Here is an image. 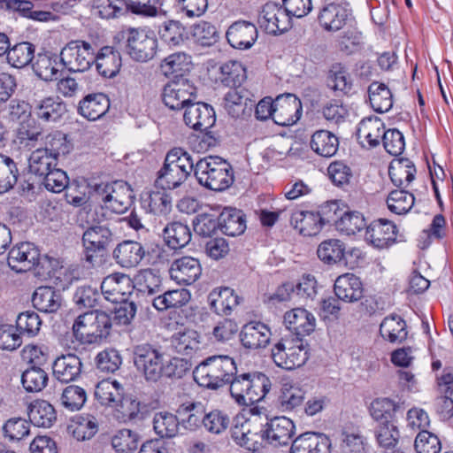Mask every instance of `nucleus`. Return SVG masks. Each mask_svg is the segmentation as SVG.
<instances>
[{
    "label": "nucleus",
    "instance_id": "nucleus-1",
    "mask_svg": "<svg viewBox=\"0 0 453 453\" xmlns=\"http://www.w3.org/2000/svg\"><path fill=\"white\" fill-rule=\"evenodd\" d=\"M236 364L229 356H211L201 362L193 371L194 380L198 385L218 389L231 381L236 373Z\"/></svg>",
    "mask_w": 453,
    "mask_h": 453
},
{
    "label": "nucleus",
    "instance_id": "nucleus-2",
    "mask_svg": "<svg viewBox=\"0 0 453 453\" xmlns=\"http://www.w3.org/2000/svg\"><path fill=\"white\" fill-rule=\"evenodd\" d=\"M111 328V313L92 310L76 318L73 333L75 339L82 344H98L110 335Z\"/></svg>",
    "mask_w": 453,
    "mask_h": 453
},
{
    "label": "nucleus",
    "instance_id": "nucleus-3",
    "mask_svg": "<svg viewBox=\"0 0 453 453\" xmlns=\"http://www.w3.org/2000/svg\"><path fill=\"white\" fill-rule=\"evenodd\" d=\"M230 394L239 405H252L265 398L271 388V380L259 372L235 373L232 377Z\"/></svg>",
    "mask_w": 453,
    "mask_h": 453
},
{
    "label": "nucleus",
    "instance_id": "nucleus-4",
    "mask_svg": "<svg viewBox=\"0 0 453 453\" xmlns=\"http://www.w3.org/2000/svg\"><path fill=\"white\" fill-rule=\"evenodd\" d=\"M8 265L17 273L35 271V275L45 280L50 275L51 263L47 256H41L39 250L31 242H20L11 249Z\"/></svg>",
    "mask_w": 453,
    "mask_h": 453
},
{
    "label": "nucleus",
    "instance_id": "nucleus-5",
    "mask_svg": "<svg viewBox=\"0 0 453 453\" xmlns=\"http://www.w3.org/2000/svg\"><path fill=\"white\" fill-rule=\"evenodd\" d=\"M195 176L202 186L214 191L225 190L234 182L231 165L226 160L216 156L197 160Z\"/></svg>",
    "mask_w": 453,
    "mask_h": 453
},
{
    "label": "nucleus",
    "instance_id": "nucleus-6",
    "mask_svg": "<svg viewBox=\"0 0 453 453\" xmlns=\"http://www.w3.org/2000/svg\"><path fill=\"white\" fill-rule=\"evenodd\" d=\"M132 358L136 370L147 381L157 382L162 378L164 354L150 343H140L132 348Z\"/></svg>",
    "mask_w": 453,
    "mask_h": 453
},
{
    "label": "nucleus",
    "instance_id": "nucleus-7",
    "mask_svg": "<svg viewBox=\"0 0 453 453\" xmlns=\"http://www.w3.org/2000/svg\"><path fill=\"white\" fill-rule=\"evenodd\" d=\"M272 357L277 366L292 370L305 364L308 350L302 338L285 336L273 348Z\"/></svg>",
    "mask_w": 453,
    "mask_h": 453
},
{
    "label": "nucleus",
    "instance_id": "nucleus-8",
    "mask_svg": "<svg viewBox=\"0 0 453 453\" xmlns=\"http://www.w3.org/2000/svg\"><path fill=\"white\" fill-rule=\"evenodd\" d=\"M60 61L70 72H85L95 62V48L82 40L71 41L61 50Z\"/></svg>",
    "mask_w": 453,
    "mask_h": 453
},
{
    "label": "nucleus",
    "instance_id": "nucleus-9",
    "mask_svg": "<svg viewBox=\"0 0 453 453\" xmlns=\"http://www.w3.org/2000/svg\"><path fill=\"white\" fill-rule=\"evenodd\" d=\"M157 41L155 35L143 29L129 28L127 32L126 51L138 62H147L157 52Z\"/></svg>",
    "mask_w": 453,
    "mask_h": 453
},
{
    "label": "nucleus",
    "instance_id": "nucleus-10",
    "mask_svg": "<svg viewBox=\"0 0 453 453\" xmlns=\"http://www.w3.org/2000/svg\"><path fill=\"white\" fill-rule=\"evenodd\" d=\"M113 242V233L106 225H94L88 227L82 234V243L85 248V260L92 266L98 264L96 253L107 250Z\"/></svg>",
    "mask_w": 453,
    "mask_h": 453
},
{
    "label": "nucleus",
    "instance_id": "nucleus-11",
    "mask_svg": "<svg viewBox=\"0 0 453 453\" xmlns=\"http://www.w3.org/2000/svg\"><path fill=\"white\" fill-rule=\"evenodd\" d=\"M164 104L171 110L185 109L196 99V88L186 78L174 79L165 85L162 93Z\"/></svg>",
    "mask_w": 453,
    "mask_h": 453
},
{
    "label": "nucleus",
    "instance_id": "nucleus-12",
    "mask_svg": "<svg viewBox=\"0 0 453 453\" xmlns=\"http://www.w3.org/2000/svg\"><path fill=\"white\" fill-rule=\"evenodd\" d=\"M259 27L269 35H280L292 27L291 19L282 5L268 2L263 5L257 18Z\"/></svg>",
    "mask_w": 453,
    "mask_h": 453
},
{
    "label": "nucleus",
    "instance_id": "nucleus-13",
    "mask_svg": "<svg viewBox=\"0 0 453 453\" xmlns=\"http://www.w3.org/2000/svg\"><path fill=\"white\" fill-rule=\"evenodd\" d=\"M296 432L293 421L284 416L275 417L262 425V441L265 447L274 448L287 446Z\"/></svg>",
    "mask_w": 453,
    "mask_h": 453
},
{
    "label": "nucleus",
    "instance_id": "nucleus-14",
    "mask_svg": "<svg viewBox=\"0 0 453 453\" xmlns=\"http://www.w3.org/2000/svg\"><path fill=\"white\" fill-rule=\"evenodd\" d=\"M320 26L328 32H337L353 20L352 12L345 0L326 4L319 14Z\"/></svg>",
    "mask_w": 453,
    "mask_h": 453
},
{
    "label": "nucleus",
    "instance_id": "nucleus-15",
    "mask_svg": "<svg viewBox=\"0 0 453 453\" xmlns=\"http://www.w3.org/2000/svg\"><path fill=\"white\" fill-rule=\"evenodd\" d=\"M134 290L139 306L143 307L146 299L164 291L159 271L151 268L139 271L134 278Z\"/></svg>",
    "mask_w": 453,
    "mask_h": 453
},
{
    "label": "nucleus",
    "instance_id": "nucleus-16",
    "mask_svg": "<svg viewBox=\"0 0 453 453\" xmlns=\"http://www.w3.org/2000/svg\"><path fill=\"white\" fill-rule=\"evenodd\" d=\"M104 298L111 303L123 302L134 290V280L125 273H114L106 276L101 283Z\"/></svg>",
    "mask_w": 453,
    "mask_h": 453
},
{
    "label": "nucleus",
    "instance_id": "nucleus-17",
    "mask_svg": "<svg viewBox=\"0 0 453 453\" xmlns=\"http://www.w3.org/2000/svg\"><path fill=\"white\" fill-rule=\"evenodd\" d=\"M302 115V104L292 94L279 96L274 100L273 121L279 126H291Z\"/></svg>",
    "mask_w": 453,
    "mask_h": 453
},
{
    "label": "nucleus",
    "instance_id": "nucleus-18",
    "mask_svg": "<svg viewBox=\"0 0 453 453\" xmlns=\"http://www.w3.org/2000/svg\"><path fill=\"white\" fill-rule=\"evenodd\" d=\"M396 226L388 219H380L366 226L365 240L377 249H385L395 242Z\"/></svg>",
    "mask_w": 453,
    "mask_h": 453
},
{
    "label": "nucleus",
    "instance_id": "nucleus-19",
    "mask_svg": "<svg viewBox=\"0 0 453 453\" xmlns=\"http://www.w3.org/2000/svg\"><path fill=\"white\" fill-rule=\"evenodd\" d=\"M183 119L191 128L205 131L215 123V112L207 104L193 101L185 108Z\"/></svg>",
    "mask_w": 453,
    "mask_h": 453
},
{
    "label": "nucleus",
    "instance_id": "nucleus-20",
    "mask_svg": "<svg viewBox=\"0 0 453 453\" xmlns=\"http://www.w3.org/2000/svg\"><path fill=\"white\" fill-rule=\"evenodd\" d=\"M172 280L179 284L191 285L202 274V266L198 259L193 257H182L175 259L169 270Z\"/></svg>",
    "mask_w": 453,
    "mask_h": 453
},
{
    "label": "nucleus",
    "instance_id": "nucleus-21",
    "mask_svg": "<svg viewBox=\"0 0 453 453\" xmlns=\"http://www.w3.org/2000/svg\"><path fill=\"white\" fill-rule=\"evenodd\" d=\"M258 35L257 27L246 20L234 22L227 29L226 36L228 43L234 49H250Z\"/></svg>",
    "mask_w": 453,
    "mask_h": 453
},
{
    "label": "nucleus",
    "instance_id": "nucleus-22",
    "mask_svg": "<svg viewBox=\"0 0 453 453\" xmlns=\"http://www.w3.org/2000/svg\"><path fill=\"white\" fill-rule=\"evenodd\" d=\"M262 426L250 420H246L241 425H235L231 430L234 441L240 447L256 451L260 447H265L262 441Z\"/></svg>",
    "mask_w": 453,
    "mask_h": 453
},
{
    "label": "nucleus",
    "instance_id": "nucleus-23",
    "mask_svg": "<svg viewBox=\"0 0 453 453\" xmlns=\"http://www.w3.org/2000/svg\"><path fill=\"white\" fill-rule=\"evenodd\" d=\"M31 108L38 119L46 122H56L60 119L67 111L65 104L59 98L48 96L39 98L34 94Z\"/></svg>",
    "mask_w": 453,
    "mask_h": 453
},
{
    "label": "nucleus",
    "instance_id": "nucleus-24",
    "mask_svg": "<svg viewBox=\"0 0 453 453\" xmlns=\"http://www.w3.org/2000/svg\"><path fill=\"white\" fill-rule=\"evenodd\" d=\"M81 358L73 353L58 357L52 365L53 377L62 383L75 381L81 373Z\"/></svg>",
    "mask_w": 453,
    "mask_h": 453
},
{
    "label": "nucleus",
    "instance_id": "nucleus-25",
    "mask_svg": "<svg viewBox=\"0 0 453 453\" xmlns=\"http://www.w3.org/2000/svg\"><path fill=\"white\" fill-rule=\"evenodd\" d=\"M329 438L320 433L306 432L293 440L289 453H329Z\"/></svg>",
    "mask_w": 453,
    "mask_h": 453
},
{
    "label": "nucleus",
    "instance_id": "nucleus-26",
    "mask_svg": "<svg viewBox=\"0 0 453 453\" xmlns=\"http://www.w3.org/2000/svg\"><path fill=\"white\" fill-rule=\"evenodd\" d=\"M147 413V404L133 395H126L114 410L115 418L121 423L142 421L145 418Z\"/></svg>",
    "mask_w": 453,
    "mask_h": 453
},
{
    "label": "nucleus",
    "instance_id": "nucleus-27",
    "mask_svg": "<svg viewBox=\"0 0 453 453\" xmlns=\"http://www.w3.org/2000/svg\"><path fill=\"white\" fill-rule=\"evenodd\" d=\"M145 253V249L141 242L126 240L116 246L113 250L112 257L121 267L133 268L141 263Z\"/></svg>",
    "mask_w": 453,
    "mask_h": 453
},
{
    "label": "nucleus",
    "instance_id": "nucleus-28",
    "mask_svg": "<svg viewBox=\"0 0 453 453\" xmlns=\"http://www.w3.org/2000/svg\"><path fill=\"white\" fill-rule=\"evenodd\" d=\"M284 323L287 328L302 338L311 334L315 329L314 316L303 308H296L287 311L284 315Z\"/></svg>",
    "mask_w": 453,
    "mask_h": 453
},
{
    "label": "nucleus",
    "instance_id": "nucleus-29",
    "mask_svg": "<svg viewBox=\"0 0 453 453\" xmlns=\"http://www.w3.org/2000/svg\"><path fill=\"white\" fill-rule=\"evenodd\" d=\"M270 328L262 322H250L240 333L242 345L249 349L265 348L270 342Z\"/></svg>",
    "mask_w": 453,
    "mask_h": 453
},
{
    "label": "nucleus",
    "instance_id": "nucleus-30",
    "mask_svg": "<svg viewBox=\"0 0 453 453\" xmlns=\"http://www.w3.org/2000/svg\"><path fill=\"white\" fill-rule=\"evenodd\" d=\"M44 139L43 128L35 119L22 121L15 135V143L21 150H30L42 143Z\"/></svg>",
    "mask_w": 453,
    "mask_h": 453
},
{
    "label": "nucleus",
    "instance_id": "nucleus-31",
    "mask_svg": "<svg viewBox=\"0 0 453 453\" xmlns=\"http://www.w3.org/2000/svg\"><path fill=\"white\" fill-rule=\"evenodd\" d=\"M334 290L338 299L348 303L359 301L364 292L360 279L352 273L339 276L334 282Z\"/></svg>",
    "mask_w": 453,
    "mask_h": 453
},
{
    "label": "nucleus",
    "instance_id": "nucleus-32",
    "mask_svg": "<svg viewBox=\"0 0 453 453\" xmlns=\"http://www.w3.org/2000/svg\"><path fill=\"white\" fill-rule=\"evenodd\" d=\"M250 93L242 87L232 88L224 97L225 109L233 118L243 116L247 111H250L253 103L250 98Z\"/></svg>",
    "mask_w": 453,
    "mask_h": 453
},
{
    "label": "nucleus",
    "instance_id": "nucleus-33",
    "mask_svg": "<svg viewBox=\"0 0 453 453\" xmlns=\"http://www.w3.org/2000/svg\"><path fill=\"white\" fill-rule=\"evenodd\" d=\"M208 302L217 314L229 315L239 304V296L230 288H217L208 295Z\"/></svg>",
    "mask_w": 453,
    "mask_h": 453
},
{
    "label": "nucleus",
    "instance_id": "nucleus-34",
    "mask_svg": "<svg viewBox=\"0 0 453 453\" xmlns=\"http://www.w3.org/2000/svg\"><path fill=\"white\" fill-rule=\"evenodd\" d=\"M32 303L35 308L45 313H54L62 305V296L52 287L42 286L35 289Z\"/></svg>",
    "mask_w": 453,
    "mask_h": 453
},
{
    "label": "nucleus",
    "instance_id": "nucleus-35",
    "mask_svg": "<svg viewBox=\"0 0 453 453\" xmlns=\"http://www.w3.org/2000/svg\"><path fill=\"white\" fill-rule=\"evenodd\" d=\"M110 108V100L103 93L88 95L79 104L78 111L89 120L103 117Z\"/></svg>",
    "mask_w": 453,
    "mask_h": 453
},
{
    "label": "nucleus",
    "instance_id": "nucleus-36",
    "mask_svg": "<svg viewBox=\"0 0 453 453\" xmlns=\"http://www.w3.org/2000/svg\"><path fill=\"white\" fill-rule=\"evenodd\" d=\"M384 128V123L378 117L371 116L363 119L358 124L357 130V139L363 144L367 142L369 147H376L380 144V139H382L383 133L385 132Z\"/></svg>",
    "mask_w": 453,
    "mask_h": 453
},
{
    "label": "nucleus",
    "instance_id": "nucleus-37",
    "mask_svg": "<svg viewBox=\"0 0 453 453\" xmlns=\"http://www.w3.org/2000/svg\"><path fill=\"white\" fill-rule=\"evenodd\" d=\"M290 224L304 236L317 235L322 228L319 215L309 211H294L290 216Z\"/></svg>",
    "mask_w": 453,
    "mask_h": 453
},
{
    "label": "nucleus",
    "instance_id": "nucleus-38",
    "mask_svg": "<svg viewBox=\"0 0 453 453\" xmlns=\"http://www.w3.org/2000/svg\"><path fill=\"white\" fill-rule=\"evenodd\" d=\"M98 73L107 78L114 77L120 69V54L113 48L105 46L97 53L95 52V62Z\"/></svg>",
    "mask_w": 453,
    "mask_h": 453
},
{
    "label": "nucleus",
    "instance_id": "nucleus-39",
    "mask_svg": "<svg viewBox=\"0 0 453 453\" xmlns=\"http://www.w3.org/2000/svg\"><path fill=\"white\" fill-rule=\"evenodd\" d=\"M219 228L226 235L236 236L246 229V220L242 211L225 208L218 217Z\"/></svg>",
    "mask_w": 453,
    "mask_h": 453
},
{
    "label": "nucleus",
    "instance_id": "nucleus-40",
    "mask_svg": "<svg viewBox=\"0 0 453 453\" xmlns=\"http://www.w3.org/2000/svg\"><path fill=\"white\" fill-rule=\"evenodd\" d=\"M177 413L180 416V426L194 432L203 426L205 408L201 403H188L179 406Z\"/></svg>",
    "mask_w": 453,
    "mask_h": 453
},
{
    "label": "nucleus",
    "instance_id": "nucleus-41",
    "mask_svg": "<svg viewBox=\"0 0 453 453\" xmlns=\"http://www.w3.org/2000/svg\"><path fill=\"white\" fill-rule=\"evenodd\" d=\"M132 193L133 190L127 182L123 180L112 182L105 208L116 213L124 212L131 203Z\"/></svg>",
    "mask_w": 453,
    "mask_h": 453
},
{
    "label": "nucleus",
    "instance_id": "nucleus-42",
    "mask_svg": "<svg viewBox=\"0 0 453 453\" xmlns=\"http://www.w3.org/2000/svg\"><path fill=\"white\" fill-rule=\"evenodd\" d=\"M30 424L38 427H50L57 420V413L54 407L44 400H37L32 403L28 408Z\"/></svg>",
    "mask_w": 453,
    "mask_h": 453
},
{
    "label": "nucleus",
    "instance_id": "nucleus-43",
    "mask_svg": "<svg viewBox=\"0 0 453 453\" xmlns=\"http://www.w3.org/2000/svg\"><path fill=\"white\" fill-rule=\"evenodd\" d=\"M126 395L123 387L117 380H103L96 385L95 396L101 404L117 408Z\"/></svg>",
    "mask_w": 453,
    "mask_h": 453
},
{
    "label": "nucleus",
    "instance_id": "nucleus-44",
    "mask_svg": "<svg viewBox=\"0 0 453 453\" xmlns=\"http://www.w3.org/2000/svg\"><path fill=\"white\" fill-rule=\"evenodd\" d=\"M380 334L390 342L401 343L408 335L406 323L399 315L388 316L380 323Z\"/></svg>",
    "mask_w": 453,
    "mask_h": 453
},
{
    "label": "nucleus",
    "instance_id": "nucleus-45",
    "mask_svg": "<svg viewBox=\"0 0 453 453\" xmlns=\"http://www.w3.org/2000/svg\"><path fill=\"white\" fill-rule=\"evenodd\" d=\"M180 421L169 411H158L153 417V430L162 439L174 438L179 434Z\"/></svg>",
    "mask_w": 453,
    "mask_h": 453
},
{
    "label": "nucleus",
    "instance_id": "nucleus-46",
    "mask_svg": "<svg viewBox=\"0 0 453 453\" xmlns=\"http://www.w3.org/2000/svg\"><path fill=\"white\" fill-rule=\"evenodd\" d=\"M191 57L184 52H176L166 57L160 64L161 73L174 79L184 78V73L191 68Z\"/></svg>",
    "mask_w": 453,
    "mask_h": 453
},
{
    "label": "nucleus",
    "instance_id": "nucleus-47",
    "mask_svg": "<svg viewBox=\"0 0 453 453\" xmlns=\"http://www.w3.org/2000/svg\"><path fill=\"white\" fill-rule=\"evenodd\" d=\"M311 150L324 157H331L338 150L339 141L337 136L327 130H318L311 138Z\"/></svg>",
    "mask_w": 453,
    "mask_h": 453
},
{
    "label": "nucleus",
    "instance_id": "nucleus-48",
    "mask_svg": "<svg viewBox=\"0 0 453 453\" xmlns=\"http://www.w3.org/2000/svg\"><path fill=\"white\" fill-rule=\"evenodd\" d=\"M189 175L165 159L162 168L157 173L155 184L163 190L173 189L180 186Z\"/></svg>",
    "mask_w": 453,
    "mask_h": 453
},
{
    "label": "nucleus",
    "instance_id": "nucleus-49",
    "mask_svg": "<svg viewBox=\"0 0 453 453\" xmlns=\"http://www.w3.org/2000/svg\"><path fill=\"white\" fill-rule=\"evenodd\" d=\"M388 174L395 186H408L415 179L416 168L409 158L401 157L390 163Z\"/></svg>",
    "mask_w": 453,
    "mask_h": 453
},
{
    "label": "nucleus",
    "instance_id": "nucleus-50",
    "mask_svg": "<svg viewBox=\"0 0 453 453\" xmlns=\"http://www.w3.org/2000/svg\"><path fill=\"white\" fill-rule=\"evenodd\" d=\"M163 236L168 247L177 250L189 243L191 232L187 225L180 222H172L165 226Z\"/></svg>",
    "mask_w": 453,
    "mask_h": 453
},
{
    "label": "nucleus",
    "instance_id": "nucleus-51",
    "mask_svg": "<svg viewBox=\"0 0 453 453\" xmlns=\"http://www.w3.org/2000/svg\"><path fill=\"white\" fill-rule=\"evenodd\" d=\"M368 94L370 104L375 111L383 113L392 108V94L384 83L372 82L368 88Z\"/></svg>",
    "mask_w": 453,
    "mask_h": 453
},
{
    "label": "nucleus",
    "instance_id": "nucleus-52",
    "mask_svg": "<svg viewBox=\"0 0 453 453\" xmlns=\"http://www.w3.org/2000/svg\"><path fill=\"white\" fill-rule=\"evenodd\" d=\"M29 172L42 178L52 168L57 166L58 160L42 147L35 150L28 159Z\"/></svg>",
    "mask_w": 453,
    "mask_h": 453
},
{
    "label": "nucleus",
    "instance_id": "nucleus-53",
    "mask_svg": "<svg viewBox=\"0 0 453 453\" xmlns=\"http://www.w3.org/2000/svg\"><path fill=\"white\" fill-rule=\"evenodd\" d=\"M219 80L226 87H240L246 80V70L241 62L230 60L219 67Z\"/></svg>",
    "mask_w": 453,
    "mask_h": 453
},
{
    "label": "nucleus",
    "instance_id": "nucleus-54",
    "mask_svg": "<svg viewBox=\"0 0 453 453\" xmlns=\"http://www.w3.org/2000/svg\"><path fill=\"white\" fill-rule=\"evenodd\" d=\"M42 144H43L42 148L47 152H50L51 156L54 157L56 160H58L60 156L68 154L73 149L71 142L67 140L66 134L61 131H53L44 135Z\"/></svg>",
    "mask_w": 453,
    "mask_h": 453
},
{
    "label": "nucleus",
    "instance_id": "nucleus-55",
    "mask_svg": "<svg viewBox=\"0 0 453 453\" xmlns=\"http://www.w3.org/2000/svg\"><path fill=\"white\" fill-rule=\"evenodd\" d=\"M35 73L42 80L50 81L58 79L57 59L50 53H39L32 64Z\"/></svg>",
    "mask_w": 453,
    "mask_h": 453
},
{
    "label": "nucleus",
    "instance_id": "nucleus-56",
    "mask_svg": "<svg viewBox=\"0 0 453 453\" xmlns=\"http://www.w3.org/2000/svg\"><path fill=\"white\" fill-rule=\"evenodd\" d=\"M326 81L331 89L343 94L349 92L352 87V81L347 68L340 63L332 65Z\"/></svg>",
    "mask_w": 453,
    "mask_h": 453
},
{
    "label": "nucleus",
    "instance_id": "nucleus-57",
    "mask_svg": "<svg viewBox=\"0 0 453 453\" xmlns=\"http://www.w3.org/2000/svg\"><path fill=\"white\" fill-rule=\"evenodd\" d=\"M4 437L10 442H19L30 434V422L22 418H11L3 426Z\"/></svg>",
    "mask_w": 453,
    "mask_h": 453
},
{
    "label": "nucleus",
    "instance_id": "nucleus-58",
    "mask_svg": "<svg viewBox=\"0 0 453 453\" xmlns=\"http://www.w3.org/2000/svg\"><path fill=\"white\" fill-rule=\"evenodd\" d=\"M399 405L389 398H377L370 406V414L377 423L395 421V414Z\"/></svg>",
    "mask_w": 453,
    "mask_h": 453
},
{
    "label": "nucleus",
    "instance_id": "nucleus-59",
    "mask_svg": "<svg viewBox=\"0 0 453 453\" xmlns=\"http://www.w3.org/2000/svg\"><path fill=\"white\" fill-rule=\"evenodd\" d=\"M344 244L337 239L322 242L317 250L319 258L327 265L339 263L344 256Z\"/></svg>",
    "mask_w": 453,
    "mask_h": 453
},
{
    "label": "nucleus",
    "instance_id": "nucleus-60",
    "mask_svg": "<svg viewBox=\"0 0 453 453\" xmlns=\"http://www.w3.org/2000/svg\"><path fill=\"white\" fill-rule=\"evenodd\" d=\"M19 170L14 160L0 153V194L9 191L16 184Z\"/></svg>",
    "mask_w": 453,
    "mask_h": 453
},
{
    "label": "nucleus",
    "instance_id": "nucleus-61",
    "mask_svg": "<svg viewBox=\"0 0 453 453\" xmlns=\"http://www.w3.org/2000/svg\"><path fill=\"white\" fill-rule=\"evenodd\" d=\"M374 434L379 446L385 450L394 449L399 441V431L395 421L378 423Z\"/></svg>",
    "mask_w": 453,
    "mask_h": 453
},
{
    "label": "nucleus",
    "instance_id": "nucleus-62",
    "mask_svg": "<svg viewBox=\"0 0 453 453\" xmlns=\"http://www.w3.org/2000/svg\"><path fill=\"white\" fill-rule=\"evenodd\" d=\"M35 55V46L28 42H23L10 47L7 52L8 63L16 68H22L27 65Z\"/></svg>",
    "mask_w": 453,
    "mask_h": 453
},
{
    "label": "nucleus",
    "instance_id": "nucleus-63",
    "mask_svg": "<svg viewBox=\"0 0 453 453\" xmlns=\"http://www.w3.org/2000/svg\"><path fill=\"white\" fill-rule=\"evenodd\" d=\"M49 380L48 373L38 366H31L23 372L21 383L27 392H41Z\"/></svg>",
    "mask_w": 453,
    "mask_h": 453
},
{
    "label": "nucleus",
    "instance_id": "nucleus-64",
    "mask_svg": "<svg viewBox=\"0 0 453 453\" xmlns=\"http://www.w3.org/2000/svg\"><path fill=\"white\" fill-rule=\"evenodd\" d=\"M185 27L178 20L165 21L158 28V35L162 41L169 46H178L184 42Z\"/></svg>",
    "mask_w": 453,
    "mask_h": 453
}]
</instances>
